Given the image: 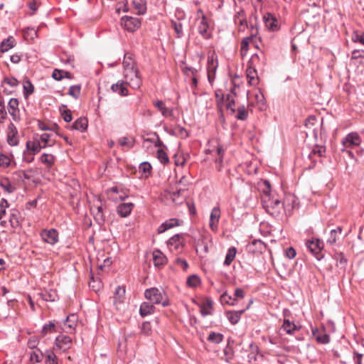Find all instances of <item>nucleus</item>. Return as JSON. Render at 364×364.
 <instances>
[{
    "label": "nucleus",
    "mask_w": 364,
    "mask_h": 364,
    "mask_svg": "<svg viewBox=\"0 0 364 364\" xmlns=\"http://www.w3.org/2000/svg\"><path fill=\"white\" fill-rule=\"evenodd\" d=\"M264 183L267 186V190L264 191L262 201L263 208L267 213L273 218L278 219L282 217L286 210L290 211L295 207L296 197L294 195H287L284 200L282 202L278 197L269 194V182L265 181Z\"/></svg>",
    "instance_id": "f257e3e1"
},
{
    "label": "nucleus",
    "mask_w": 364,
    "mask_h": 364,
    "mask_svg": "<svg viewBox=\"0 0 364 364\" xmlns=\"http://www.w3.org/2000/svg\"><path fill=\"white\" fill-rule=\"evenodd\" d=\"M144 297L153 304H161L164 307L170 305L166 292L162 288L151 287L144 291Z\"/></svg>",
    "instance_id": "f03ea898"
},
{
    "label": "nucleus",
    "mask_w": 364,
    "mask_h": 364,
    "mask_svg": "<svg viewBox=\"0 0 364 364\" xmlns=\"http://www.w3.org/2000/svg\"><path fill=\"white\" fill-rule=\"evenodd\" d=\"M54 144L55 141L51 139V135L44 133L39 138L34 139L33 141H28L26 142V149L34 152H39L42 149L52 146Z\"/></svg>",
    "instance_id": "7ed1b4c3"
},
{
    "label": "nucleus",
    "mask_w": 364,
    "mask_h": 364,
    "mask_svg": "<svg viewBox=\"0 0 364 364\" xmlns=\"http://www.w3.org/2000/svg\"><path fill=\"white\" fill-rule=\"evenodd\" d=\"M124 77L126 80L124 82L127 85H129L133 89H139L142 84V80L139 76V72L138 69L129 73L124 74Z\"/></svg>",
    "instance_id": "20e7f679"
},
{
    "label": "nucleus",
    "mask_w": 364,
    "mask_h": 364,
    "mask_svg": "<svg viewBox=\"0 0 364 364\" xmlns=\"http://www.w3.org/2000/svg\"><path fill=\"white\" fill-rule=\"evenodd\" d=\"M306 245L309 252L313 254L318 260H320L323 257L321 250L323 247V244L320 240H309L306 241Z\"/></svg>",
    "instance_id": "39448f33"
},
{
    "label": "nucleus",
    "mask_w": 364,
    "mask_h": 364,
    "mask_svg": "<svg viewBox=\"0 0 364 364\" xmlns=\"http://www.w3.org/2000/svg\"><path fill=\"white\" fill-rule=\"evenodd\" d=\"M266 63V56L262 51H260V53H255L251 56L247 65L256 69H263Z\"/></svg>",
    "instance_id": "423d86ee"
},
{
    "label": "nucleus",
    "mask_w": 364,
    "mask_h": 364,
    "mask_svg": "<svg viewBox=\"0 0 364 364\" xmlns=\"http://www.w3.org/2000/svg\"><path fill=\"white\" fill-rule=\"evenodd\" d=\"M122 24L124 29L129 32H134L141 26V21L137 18L125 16L121 18Z\"/></svg>",
    "instance_id": "0eeeda50"
},
{
    "label": "nucleus",
    "mask_w": 364,
    "mask_h": 364,
    "mask_svg": "<svg viewBox=\"0 0 364 364\" xmlns=\"http://www.w3.org/2000/svg\"><path fill=\"white\" fill-rule=\"evenodd\" d=\"M218 66L216 56L214 54L208 55L207 63L208 78L211 83L215 78V73Z\"/></svg>",
    "instance_id": "6e6552de"
},
{
    "label": "nucleus",
    "mask_w": 364,
    "mask_h": 364,
    "mask_svg": "<svg viewBox=\"0 0 364 364\" xmlns=\"http://www.w3.org/2000/svg\"><path fill=\"white\" fill-rule=\"evenodd\" d=\"M360 137L357 133H350L343 139L342 145L343 148L341 150L344 151L347 148H352L353 146H358L360 145Z\"/></svg>",
    "instance_id": "1a4fd4ad"
},
{
    "label": "nucleus",
    "mask_w": 364,
    "mask_h": 364,
    "mask_svg": "<svg viewBox=\"0 0 364 364\" xmlns=\"http://www.w3.org/2000/svg\"><path fill=\"white\" fill-rule=\"evenodd\" d=\"M40 235L42 240L50 245H54L58 242V232L55 229L43 230Z\"/></svg>",
    "instance_id": "9d476101"
},
{
    "label": "nucleus",
    "mask_w": 364,
    "mask_h": 364,
    "mask_svg": "<svg viewBox=\"0 0 364 364\" xmlns=\"http://www.w3.org/2000/svg\"><path fill=\"white\" fill-rule=\"evenodd\" d=\"M289 314V311L284 309L283 313L284 319L282 326V329H283L287 334L293 335L296 331H298L300 329V327L286 318Z\"/></svg>",
    "instance_id": "9b49d317"
},
{
    "label": "nucleus",
    "mask_w": 364,
    "mask_h": 364,
    "mask_svg": "<svg viewBox=\"0 0 364 364\" xmlns=\"http://www.w3.org/2000/svg\"><path fill=\"white\" fill-rule=\"evenodd\" d=\"M18 105L19 102L16 98H11L8 103L9 113L15 122H18L21 119Z\"/></svg>",
    "instance_id": "f8f14e48"
},
{
    "label": "nucleus",
    "mask_w": 364,
    "mask_h": 364,
    "mask_svg": "<svg viewBox=\"0 0 364 364\" xmlns=\"http://www.w3.org/2000/svg\"><path fill=\"white\" fill-rule=\"evenodd\" d=\"M72 339L70 336L65 335H59L55 338L56 348L63 351H66L71 348Z\"/></svg>",
    "instance_id": "ddd939ff"
},
{
    "label": "nucleus",
    "mask_w": 364,
    "mask_h": 364,
    "mask_svg": "<svg viewBox=\"0 0 364 364\" xmlns=\"http://www.w3.org/2000/svg\"><path fill=\"white\" fill-rule=\"evenodd\" d=\"M167 243L168 246L173 247L176 250H178L184 247L185 239L182 235L176 234L172 236Z\"/></svg>",
    "instance_id": "4468645a"
},
{
    "label": "nucleus",
    "mask_w": 364,
    "mask_h": 364,
    "mask_svg": "<svg viewBox=\"0 0 364 364\" xmlns=\"http://www.w3.org/2000/svg\"><path fill=\"white\" fill-rule=\"evenodd\" d=\"M18 131L13 123L8 126L7 142L11 146H16L18 143L17 137Z\"/></svg>",
    "instance_id": "2eb2a0df"
},
{
    "label": "nucleus",
    "mask_w": 364,
    "mask_h": 364,
    "mask_svg": "<svg viewBox=\"0 0 364 364\" xmlns=\"http://www.w3.org/2000/svg\"><path fill=\"white\" fill-rule=\"evenodd\" d=\"M220 217V210L219 207H214L212 209L210 215L209 226L213 231H216L218 229V223Z\"/></svg>",
    "instance_id": "dca6fc26"
},
{
    "label": "nucleus",
    "mask_w": 364,
    "mask_h": 364,
    "mask_svg": "<svg viewBox=\"0 0 364 364\" xmlns=\"http://www.w3.org/2000/svg\"><path fill=\"white\" fill-rule=\"evenodd\" d=\"M265 26L271 31H277L278 29L277 20L275 16L270 14L266 13L263 16Z\"/></svg>",
    "instance_id": "f3484780"
},
{
    "label": "nucleus",
    "mask_w": 364,
    "mask_h": 364,
    "mask_svg": "<svg viewBox=\"0 0 364 364\" xmlns=\"http://www.w3.org/2000/svg\"><path fill=\"white\" fill-rule=\"evenodd\" d=\"M88 121L86 117H80L74 123L68 127L70 130H78L81 132H85L87 128Z\"/></svg>",
    "instance_id": "a211bd4d"
},
{
    "label": "nucleus",
    "mask_w": 364,
    "mask_h": 364,
    "mask_svg": "<svg viewBox=\"0 0 364 364\" xmlns=\"http://www.w3.org/2000/svg\"><path fill=\"white\" fill-rule=\"evenodd\" d=\"M124 75L129 73L132 71H134L137 68H136L135 63L132 58V55L129 53H126L123 60Z\"/></svg>",
    "instance_id": "6ab92c4d"
},
{
    "label": "nucleus",
    "mask_w": 364,
    "mask_h": 364,
    "mask_svg": "<svg viewBox=\"0 0 364 364\" xmlns=\"http://www.w3.org/2000/svg\"><path fill=\"white\" fill-rule=\"evenodd\" d=\"M113 92L119 94L120 96L125 97L129 95L127 84L123 80H119L117 83L111 86Z\"/></svg>",
    "instance_id": "aec40b11"
},
{
    "label": "nucleus",
    "mask_w": 364,
    "mask_h": 364,
    "mask_svg": "<svg viewBox=\"0 0 364 364\" xmlns=\"http://www.w3.org/2000/svg\"><path fill=\"white\" fill-rule=\"evenodd\" d=\"M245 311L246 309L240 311H227L225 314L230 323L235 325L239 322L241 318V316L245 313Z\"/></svg>",
    "instance_id": "412c9836"
},
{
    "label": "nucleus",
    "mask_w": 364,
    "mask_h": 364,
    "mask_svg": "<svg viewBox=\"0 0 364 364\" xmlns=\"http://www.w3.org/2000/svg\"><path fill=\"white\" fill-rule=\"evenodd\" d=\"M153 261L156 267H162L167 262L166 257L159 250H155L153 252Z\"/></svg>",
    "instance_id": "4be33fe9"
},
{
    "label": "nucleus",
    "mask_w": 364,
    "mask_h": 364,
    "mask_svg": "<svg viewBox=\"0 0 364 364\" xmlns=\"http://www.w3.org/2000/svg\"><path fill=\"white\" fill-rule=\"evenodd\" d=\"M155 311V306L151 302H143L139 308V314L141 317L153 314Z\"/></svg>",
    "instance_id": "5701e85b"
},
{
    "label": "nucleus",
    "mask_w": 364,
    "mask_h": 364,
    "mask_svg": "<svg viewBox=\"0 0 364 364\" xmlns=\"http://www.w3.org/2000/svg\"><path fill=\"white\" fill-rule=\"evenodd\" d=\"M312 334L316 341L321 344H327L330 342V336L324 331L321 332L318 328H313Z\"/></svg>",
    "instance_id": "b1692460"
},
{
    "label": "nucleus",
    "mask_w": 364,
    "mask_h": 364,
    "mask_svg": "<svg viewBox=\"0 0 364 364\" xmlns=\"http://www.w3.org/2000/svg\"><path fill=\"white\" fill-rule=\"evenodd\" d=\"M154 105L161 112L164 117H173V109L166 107L165 103L162 100H156L154 102Z\"/></svg>",
    "instance_id": "393cba45"
},
{
    "label": "nucleus",
    "mask_w": 364,
    "mask_h": 364,
    "mask_svg": "<svg viewBox=\"0 0 364 364\" xmlns=\"http://www.w3.org/2000/svg\"><path fill=\"white\" fill-rule=\"evenodd\" d=\"M180 225L179 220L177 218H171L163 223L158 229V233H162L166 230Z\"/></svg>",
    "instance_id": "a878e982"
},
{
    "label": "nucleus",
    "mask_w": 364,
    "mask_h": 364,
    "mask_svg": "<svg viewBox=\"0 0 364 364\" xmlns=\"http://www.w3.org/2000/svg\"><path fill=\"white\" fill-rule=\"evenodd\" d=\"M133 207L132 203H121L117 206V213L121 217H127L131 213Z\"/></svg>",
    "instance_id": "bb28decb"
},
{
    "label": "nucleus",
    "mask_w": 364,
    "mask_h": 364,
    "mask_svg": "<svg viewBox=\"0 0 364 364\" xmlns=\"http://www.w3.org/2000/svg\"><path fill=\"white\" fill-rule=\"evenodd\" d=\"M213 301L210 298H206L200 306V313L203 316L211 314L210 310L213 309Z\"/></svg>",
    "instance_id": "cd10ccee"
},
{
    "label": "nucleus",
    "mask_w": 364,
    "mask_h": 364,
    "mask_svg": "<svg viewBox=\"0 0 364 364\" xmlns=\"http://www.w3.org/2000/svg\"><path fill=\"white\" fill-rule=\"evenodd\" d=\"M342 227L338 226L336 229L331 230L330 235L327 239V243L333 245L335 244L337 240L339 239L341 232H342Z\"/></svg>",
    "instance_id": "c85d7f7f"
},
{
    "label": "nucleus",
    "mask_w": 364,
    "mask_h": 364,
    "mask_svg": "<svg viewBox=\"0 0 364 364\" xmlns=\"http://www.w3.org/2000/svg\"><path fill=\"white\" fill-rule=\"evenodd\" d=\"M246 73L249 84L256 85L257 83V69L247 65Z\"/></svg>",
    "instance_id": "c756f323"
},
{
    "label": "nucleus",
    "mask_w": 364,
    "mask_h": 364,
    "mask_svg": "<svg viewBox=\"0 0 364 364\" xmlns=\"http://www.w3.org/2000/svg\"><path fill=\"white\" fill-rule=\"evenodd\" d=\"M134 8L136 10V14L142 15L146 11V0H134L132 1Z\"/></svg>",
    "instance_id": "7c9ffc66"
},
{
    "label": "nucleus",
    "mask_w": 364,
    "mask_h": 364,
    "mask_svg": "<svg viewBox=\"0 0 364 364\" xmlns=\"http://www.w3.org/2000/svg\"><path fill=\"white\" fill-rule=\"evenodd\" d=\"M333 258L336 261V265L345 269L348 263V259L342 252H336Z\"/></svg>",
    "instance_id": "2f4dec72"
},
{
    "label": "nucleus",
    "mask_w": 364,
    "mask_h": 364,
    "mask_svg": "<svg viewBox=\"0 0 364 364\" xmlns=\"http://www.w3.org/2000/svg\"><path fill=\"white\" fill-rule=\"evenodd\" d=\"M23 96L25 98H28V96L33 93L34 86L29 79L26 77L23 82Z\"/></svg>",
    "instance_id": "473e14b6"
},
{
    "label": "nucleus",
    "mask_w": 364,
    "mask_h": 364,
    "mask_svg": "<svg viewBox=\"0 0 364 364\" xmlns=\"http://www.w3.org/2000/svg\"><path fill=\"white\" fill-rule=\"evenodd\" d=\"M15 40L12 36L4 39L0 45V52L5 53L14 46Z\"/></svg>",
    "instance_id": "72a5a7b5"
},
{
    "label": "nucleus",
    "mask_w": 364,
    "mask_h": 364,
    "mask_svg": "<svg viewBox=\"0 0 364 364\" xmlns=\"http://www.w3.org/2000/svg\"><path fill=\"white\" fill-rule=\"evenodd\" d=\"M91 211L94 215L95 219L99 223H102L105 221V217L103 215V208L102 205L95 206L91 208Z\"/></svg>",
    "instance_id": "f704fd0d"
},
{
    "label": "nucleus",
    "mask_w": 364,
    "mask_h": 364,
    "mask_svg": "<svg viewBox=\"0 0 364 364\" xmlns=\"http://www.w3.org/2000/svg\"><path fill=\"white\" fill-rule=\"evenodd\" d=\"M220 301L222 304H226L230 306H235L237 304L236 298L228 295L226 291L221 294Z\"/></svg>",
    "instance_id": "c9c22d12"
},
{
    "label": "nucleus",
    "mask_w": 364,
    "mask_h": 364,
    "mask_svg": "<svg viewBox=\"0 0 364 364\" xmlns=\"http://www.w3.org/2000/svg\"><path fill=\"white\" fill-rule=\"evenodd\" d=\"M255 35H252L250 37L244 38L241 41V47H240V54L242 58H244L249 49L250 42L252 41V38Z\"/></svg>",
    "instance_id": "e433bc0d"
},
{
    "label": "nucleus",
    "mask_w": 364,
    "mask_h": 364,
    "mask_svg": "<svg viewBox=\"0 0 364 364\" xmlns=\"http://www.w3.org/2000/svg\"><path fill=\"white\" fill-rule=\"evenodd\" d=\"M61 117L66 122H71L73 117H72V112L70 109L67 108V106L65 105H61V106L59 108Z\"/></svg>",
    "instance_id": "4c0bfd02"
},
{
    "label": "nucleus",
    "mask_w": 364,
    "mask_h": 364,
    "mask_svg": "<svg viewBox=\"0 0 364 364\" xmlns=\"http://www.w3.org/2000/svg\"><path fill=\"white\" fill-rule=\"evenodd\" d=\"M237 253V249L235 247H231L228 249L224 261V264L228 266L234 260Z\"/></svg>",
    "instance_id": "58836bf2"
},
{
    "label": "nucleus",
    "mask_w": 364,
    "mask_h": 364,
    "mask_svg": "<svg viewBox=\"0 0 364 364\" xmlns=\"http://www.w3.org/2000/svg\"><path fill=\"white\" fill-rule=\"evenodd\" d=\"M208 24L206 21V18L205 16H203L201 21L198 26V32L199 33L205 38H208Z\"/></svg>",
    "instance_id": "ea45409f"
},
{
    "label": "nucleus",
    "mask_w": 364,
    "mask_h": 364,
    "mask_svg": "<svg viewBox=\"0 0 364 364\" xmlns=\"http://www.w3.org/2000/svg\"><path fill=\"white\" fill-rule=\"evenodd\" d=\"M225 149L223 146L218 145L217 147V154L218 155V158L215 159V163L217 164V168L218 171H221L222 164L223 160V155Z\"/></svg>",
    "instance_id": "a19ab883"
},
{
    "label": "nucleus",
    "mask_w": 364,
    "mask_h": 364,
    "mask_svg": "<svg viewBox=\"0 0 364 364\" xmlns=\"http://www.w3.org/2000/svg\"><path fill=\"white\" fill-rule=\"evenodd\" d=\"M55 159V158L54 156L48 154H43L40 158V161L48 168L51 167L54 164Z\"/></svg>",
    "instance_id": "79ce46f5"
},
{
    "label": "nucleus",
    "mask_w": 364,
    "mask_h": 364,
    "mask_svg": "<svg viewBox=\"0 0 364 364\" xmlns=\"http://www.w3.org/2000/svg\"><path fill=\"white\" fill-rule=\"evenodd\" d=\"M55 330V322L53 321H49L48 323H46L43 325L42 330H41V336L43 337L48 333H50L54 332Z\"/></svg>",
    "instance_id": "37998d69"
},
{
    "label": "nucleus",
    "mask_w": 364,
    "mask_h": 364,
    "mask_svg": "<svg viewBox=\"0 0 364 364\" xmlns=\"http://www.w3.org/2000/svg\"><path fill=\"white\" fill-rule=\"evenodd\" d=\"M125 291L124 287L118 286L114 292V301L119 303L122 302L125 296Z\"/></svg>",
    "instance_id": "c03bdc74"
},
{
    "label": "nucleus",
    "mask_w": 364,
    "mask_h": 364,
    "mask_svg": "<svg viewBox=\"0 0 364 364\" xmlns=\"http://www.w3.org/2000/svg\"><path fill=\"white\" fill-rule=\"evenodd\" d=\"M0 186L4 190V191L9 193H11L15 191V188L11 185L10 181L7 178L0 180Z\"/></svg>",
    "instance_id": "a18cd8bd"
},
{
    "label": "nucleus",
    "mask_w": 364,
    "mask_h": 364,
    "mask_svg": "<svg viewBox=\"0 0 364 364\" xmlns=\"http://www.w3.org/2000/svg\"><path fill=\"white\" fill-rule=\"evenodd\" d=\"M208 341L211 343L218 344L223 340V335L220 333L210 332L208 336Z\"/></svg>",
    "instance_id": "49530a36"
},
{
    "label": "nucleus",
    "mask_w": 364,
    "mask_h": 364,
    "mask_svg": "<svg viewBox=\"0 0 364 364\" xmlns=\"http://www.w3.org/2000/svg\"><path fill=\"white\" fill-rule=\"evenodd\" d=\"M171 27L175 31L176 37L181 38L183 35L182 23L181 22H178L176 21L171 20Z\"/></svg>",
    "instance_id": "de8ad7c7"
},
{
    "label": "nucleus",
    "mask_w": 364,
    "mask_h": 364,
    "mask_svg": "<svg viewBox=\"0 0 364 364\" xmlns=\"http://www.w3.org/2000/svg\"><path fill=\"white\" fill-rule=\"evenodd\" d=\"M200 284V279L196 274H192L187 278L186 284L190 287H196Z\"/></svg>",
    "instance_id": "09e8293b"
},
{
    "label": "nucleus",
    "mask_w": 364,
    "mask_h": 364,
    "mask_svg": "<svg viewBox=\"0 0 364 364\" xmlns=\"http://www.w3.org/2000/svg\"><path fill=\"white\" fill-rule=\"evenodd\" d=\"M118 143L121 146H126L128 148H132L134 145V139L132 138H128L123 136L119 139Z\"/></svg>",
    "instance_id": "8fccbe9b"
},
{
    "label": "nucleus",
    "mask_w": 364,
    "mask_h": 364,
    "mask_svg": "<svg viewBox=\"0 0 364 364\" xmlns=\"http://www.w3.org/2000/svg\"><path fill=\"white\" fill-rule=\"evenodd\" d=\"M77 321V316L75 314H71L67 316L65 325L66 327L70 328V331H73L75 329L76 326L75 322Z\"/></svg>",
    "instance_id": "3c124183"
},
{
    "label": "nucleus",
    "mask_w": 364,
    "mask_h": 364,
    "mask_svg": "<svg viewBox=\"0 0 364 364\" xmlns=\"http://www.w3.org/2000/svg\"><path fill=\"white\" fill-rule=\"evenodd\" d=\"M351 40L355 43H360L364 45V32L355 31L352 33Z\"/></svg>",
    "instance_id": "603ef678"
},
{
    "label": "nucleus",
    "mask_w": 364,
    "mask_h": 364,
    "mask_svg": "<svg viewBox=\"0 0 364 364\" xmlns=\"http://www.w3.org/2000/svg\"><path fill=\"white\" fill-rule=\"evenodd\" d=\"M81 86L80 85H72L68 90V94L75 99H77L80 95Z\"/></svg>",
    "instance_id": "864d4df0"
},
{
    "label": "nucleus",
    "mask_w": 364,
    "mask_h": 364,
    "mask_svg": "<svg viewBox=\"0 0 364 364\" xmlns=\"http://www.w3.org/2000/svg\"><path fill=\"white\" fill-rule=\"evenodd\" d=\"M38 153V152H34L26 149V150L23 151V161L28 164L31 163L34 160V155Z\"/></svg>",
    "instance_id": "5fc2aeb1"
},
{
    "label": "nucleus",
    "mask_w": 364,
    "mask_h": 364,
    "mask_svg": "<svg viewBox=\"0 0 364 364\" xmlns=\"http://www.w3.org/2000/svg\"><path fill=\"white\" fill-rule=\"evenodd\" d=\"M248 117V112L247 109H245V106L242 105L241 107H239L237 108V113L235 116V117L239 120H245L247 119Z\"/></svg>",
    "instance_id": "6e6d98bb"
},
{
    "label": "nucleus",
    "mask_w": 364,
    "mask_h": 364,
    "mask_svg": "<svg viewBox=\"0 0 364 364\" xmlns=\"http://www.w3.org/2000/svg\"><path fill=\"white\" fill-rule=\"evenodd\" d=\"M157 158L162 164H167L169 161L167 154L162 149H159L157 151Z\"/></svg>",
    "instance_id": "4d7b16f0"
},
{
    "label": "nucleus",
    "mask_w": 364,
    "mask_h": 364,
    "mask_svg": "<svg viewBox=\"0 0 364 364\" xmlns=\"http://www.w3.org/2000/svg\"><path fill=\"white\" fill-rule=\"evenodd\" d=\"M57 357L53 352L50 351L48 353L46 358V364H58L56 361Z\"/></svg>",
    "instance_id": "13d9d810"
},
{
    "label": "nucleus",
    "mask_w": 364,
    "mask_h": 364,
    "mask_svg": "<svg viewBox=\"0 0 364 364\" xmlns=\"http://www.w3.org/2000/svg\"><path fill=\"white\" fill-rule=\"evenodd\" d=\"M10 163H11V160L8 156H6L4 154H0V166L1 167L6 168L9 166Z\"/></svg>",
    "instance_id": "bf43d9fd"
},
{
    "label": "nucleus",
    "mask_w": 364,
    "mask_h": 364,
    "mask_svg": "<svg viewBox=\"0 0 364 364\" xmlns=\"http://www.w3.org/2000/svg\"><path fill=\"white\" fill-rule=\"evenodd\" d=\"M8 201L2 198L0 201V220L3 218V216L6 214V209L9 207Z\"/></svg>",
    "instance_id": "052dcab7"
},
{
    "label": "nucleus",
    "mask_w": 364,
    "mask_h": 364,
    "mask_svg": "<svg viewBox=\"0 0 364 364\" xmlns=\"http://www.w3.org/2000/svg\"><path fill=\"white\" fill-rule=\"evenodd\" d=\"M63 73L64 70H63L55 69L53 71L52 77L54 80L60 81L64 78Z\"/></svg>",
    "instance_id": "680f3d73"
},
{
    "label": "nucleus",
    "mask_w": 364,
    "mask_h": 364,
    "mask_svg": "<svg viewBox=\"0 0 364 364\" xmlns=\"http://www.w3.org/2000/svg\"><path fill=\"white\" fill-rule=\"evenodd\" d=\"M215 95L217 100L218 106L220 107L221 104L225 101V95L221 90H216Z\"/></svg>",
    "instance_id": "e2e57ef3"
},
{
    "label": "nucleus",
    "mask_w": 364,
    "mask_h": 364,
    "mask_svg": "<svg viewBox=\"0 0 364 364\" xmlns=\"http://www.w3.org/2000/svg\"><path fill=\"white\" fill-rule=\"evenodd\" d=\"M171 191H170V193L171 195V198L173 200V201L174 202H176V200H177V198L181 194V193L183 191H184L185 189H178V188H176L174 189L173 188H171Z\"/></svg>",
    "instance_id": "0e129e2a"
},
{
    "label": "nucleus",
    "mask_w": 364,
    "mask_h": 364,
    "mask_svg": "<svg viewBox=\"0 0 364 364\" xmlns=\"http://www.w3.org/2000/svg\"><path fill=\"white\" fill-rule=\"evenodd\" d=\"M7 117V112L5 109L4 103L0 101V122L3 123Z\"/></svg>",
    "instance_id": "69168bd1"
},
{
    "label": "nucleus",
    "mask_w": 364,
    "mask_h": 364,
    "mask_svg": "<svg viewBox=\"0 0 364 364\" xmlns=\"http://www.w3.org/2000/svg\"><path fill=\"white\" fill-rule=\"evenodd\" d=\"M175 264L181 267L183 270H186L188 267V264L187 261L184 259L178 257L175 260Z\"/></svg>",
    "instance_id": "338daca9"
},
{
    "label": "nucleus",
    "mask_w": 364,
    "mask_h": 364,
    "mask_svg": "<svg viewBox=\"0 0 364 364\" xmlns=\"http://www.w3.org/2000/svg\"><path fill=\"white\" fill-rule=\"evenodd\" d=\"M181 70L183 73L186 75H188L189 73H191L193 75H195L197 73V70L196 68L189 67L188 65L182 66Z\"/></svg>",
    "instance_id": "774afa93"
}]
</instances>
